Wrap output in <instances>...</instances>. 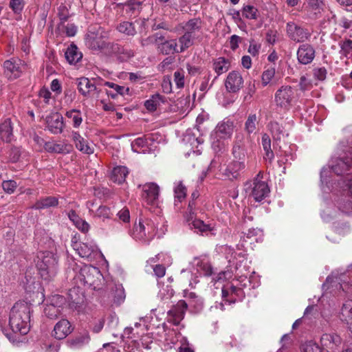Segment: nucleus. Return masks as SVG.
Segmentation results:
<instances>
[{
    "label": "nucleus",
    "mask_w": 352,
    "mask_h": 352,
    "mask_svg": "<svg viewBox=\"0 0 352 352\" xmlns=\"http://www.w3.org/2000/svg\"><path fill=\"white\" fill-rule=\"evenodd\" d=\"M335 160H332L329 165L331 169L338 175L344 177V190H347L352 196V143L341 141L336 148ZM349 208L352 209V200L349 201Z\"/></svg>",
    "instance_id": "f257e3e1"
},
{
    "label": "nucleus",
    "mask_w": 352,
    "mask_h": 352,
    "mask_svg": "<svg viewBox=\"0 0 352 352\" xmlns=\"http://www.w3.org/2000/svg\"><path fill=\"white\" fill-rule=\"evenodd\" d=\"M32 305L20 301L16 302L10 312L9 325L15 335H26L30 329V315Z\"/></svg>",
    "instance_id": "f03ea898"
},
{
    "label": "nucleus",
    "mask_w": 352,
    "mask_h": 352,
    "mask_svg": "<svg viewBox=\"0 0 352 352\" xmlns=\"http://www.w3.org/2000/svg\"><path fill=\"white\" fill-rule=\"evenodd\" d=\"M36 267L43 280H51L58 271V257L51 252H40L37 256Z\"/></svg>",
    "instance_id": "7ed1b4c3"
},
{
    "label": "nucleus",
    "mask_w": 352,
    "mask_h": 352,
    "mask_svg": "<svg viewBox=\"0 0 352 352\" xmlns=\"http://www.w3.org/2000/svg\"><path fill=\"white\" fill-rule=\"evenodd\" d=\"M75 279L78 284V288L84 286L89 289L98 290L100 289L102 275L98 268L91 265H85L80 268L79 272L76 275Z\"/></svg>",
    "instance_id": "20e7f679"
},
{
    "label": "nucleus",
    "mask_w": 352,
    "mask_h": 352,
    "mask_svg": "<svg viewBox=\"0 0 352 352\" xmlns=\"http://www.w3.org/2000/svg\"><path fill=\"white\" fill-rule=\"evenodd\" d=\"M155 226L151 219H140L135 223L131 236L137 241L148 243L155 235Z\"/></svg>",
    "instance_id": "39448f33"
},
{
    "label": "nucleus",
    "mask_w": 352,
    "mask_h": 352,
    "mask_svg": "<svg viewBox=\"0 0 352 352\" xmlns=\"http://www.w3.org/2000/svg\"><path fill=\"white\" fill-rule=\"evenodd\" d=\"M262 177L261 172H259L256 175V177L254 179L252 182H248L245 186H248L250 188V195L253 199L258 202H261L270 194V188L267 184L261 180L259 178Z\"/></svg>",
    "instance_id": "423d86ee"
},
{
    "label": "nucleus",
    "mask_w": 352,
    "mask_h": 352,
    "mask_svg": "<svg viewBox=\"0 0 352 352\" xmlns=\"http://www.w3.org/2000/svg\"><path fill=\"white\" fill-rule=\"evenodd\" d=\"M294 99L293 88L289 85H283L280 87L274 95L276 105L283 110L288 111L292 107Z\"/></svg>",
    "instance_id": "0eeeda50"
},
{
    "label": "nucleus",
    "mask_w": 352,
    "mask_h": 352,
    "mask_svg": "<svg viewBox=\"0 0 352 352\" xmlns=\"http://www.w3.org/2000/svg\"><path fill=\"white\" fill-rule=\"evenodd\" d=\"M245 168L246 164L244 162H238L236 160H232L222 170V176L226 179L230 181L240 180L245 170Z\"/></svg>",
    "instance_id": "6e6552de"
},
{
    "label": "nucleus",
    "mask_w": 352,
    "mask_h": 352,
    "mask_svg": "<svg viewBox=\"0 0 352 352\" xmlns=\"http://www.w3.org/2000/svg\"><path fill=\"white\" fill-rule=\"evenodd\" d=\"M65 298L60 295L52 296L50 302L44 309L45 315L51 320H56L63 314Z\"/></svg>",
    "instance_id": "1a4fd4ad"
},
{
    "label": "nucleus",
    "mask_w": 352,
    "mask_h": 352,
    "mask_svg": "<svg viewBox=\"0 0 352 352\" xmlns=\"http://www.w3.org/2000/svg\"><path fill=\"white\" fill-rule=\"evenodd\" d=\"M21 60L12 58L4 61L3 64V75L9 80H13L19 78L22 74Z\"/></svg>",
    "instance_id": "9d476101"
},
{
    "label": "nucleus",
    "mask_w": 352,
    "mask_h": 352,
    "mask_svg": "<svg viewBox=\"0 0 352 352\" xmlns=\"http://www.w3.org/2000/svg\"><path fill=\"white\" fill-rule=\"evenodd\" d=\"M333 283L339 284L340 287L344 291L352 287V278L347 276L345 273L338 274L333 272L330 276H327L322 286L328 289L333 286Z\"/></svg>",
    "instance_id": "9b49d317"
},
{
    "label": "nucleus",
    "mask_w": 352,
    "mask_h": 352,
    "mask_svg": "<svg viewBox=\"0 0 352 352\" xmlns=\"http://www.w3.org/2000/svg\"><path fill=\"white\" fill-rule=\"evenodd\" d=\"M188 309V303L184 300H179L176 305L168 311V322L174 325H179L184 318L186 311Z\"/></svg>",
    "instance_id": "f8f14e48"
},
{
    "label": "nucleus",
    "mask_w": 352,
    "mask_h": 352,
    "mask_svg": "<svg viewBox=\"0 0 352 352\" xmlns=\"http://www.w3.org/2000/svg\"><path fill=\"white\" fill-rule=\"evenodd\" d=\"M162 40L157 43V50L163 55L180 54L176 38L166 39L164 34L161 33Z\"/></svg>",
    "instance_id": "ddd939ff"
},
{
    "label": "nucleus",
    "mask_w": 352,
    "mask_h": 352,
    "mask_svg": "<svg viewBox=\"0 0 352 352\" xmlns=\"http://www.w3.org/2000/svg\"><path fill=\"white\" fill-rule=\"evenodd\" d=\"M91 341L89 332L87 329L78 331L74 336L66 340V345L72 349H78L87 345Z\"/></svg>",
    "instance_id": "4468645a"
},
{
    "label": "nucleus",
    "mask_w": 352,
    "mask_h": 352,
    "mask_svg": "<svg viewBox=\"0 0 352 352\" xmlns=\"http://www.w3.org/2000/svg\"><path fill=\"white\" fill-rule=\"evenodd\" d=\"M159 194L160 187L155 183H147L142 186V197L147 204H157Z\"/></svg>",
    "instance_id": "2eb2a0df"
},
{
    "label": "nucleus",
    "mask_w": 352,
    "mask_h": 352,
    "mask_svg": "<svg viewBox=\"0 0 352 352\" xmlns=\"http://www.w3.org/2000/svg\"><path fill=\"white\" fill-rule=\"evenodd\" d=\"M106 41L102 33L89 32L85 37V45L93 52H102Z\"/></svg>",
    "instance_id": "dca6fc26"
},
{
    "label": "nucleus",
    "mask_w": 352,
    "mask_h": 352,
    "mask_svg": "<svg viewBox=\"0 0 352 352\" xmlns=\"http://www.w3.org/2000/svg\"><path fill=\"white\" fill-rule=\"evenodd\" d=\"M243 85V79L239 72H230L225 81L226 90L230 93L238 92Z\"/></svg>",
    "instance_id": "f3484780"
},
{
    "label": "nucleus",
    "mask_w": 352,
    "mask_h": 352,
    "mask_svg": "<svg viewBox=\"0 0 352 352\" xmlns=\"http://www.w3.org/2000/svg\"><path fill=\"white\" fill-rule=\"evenodd\" d=\"M183 297L188 303V307L195 313L201 311L204 307V301L202 298L193 292L188 289L183 291Z\"/></svg>",
    "instance_id": "a211bd4d"
},
{
    "label": "nucleus",
    "mask_w": 352,
    "mask_h": 352,
    "mask_svg": "<svg viewBox=\"0 0 352 352\" xmlns=\"http://www.w3.org/2000/svg\"><path fill=\"white\" fill-rule=\"evenodd\" d=\"M180 26L185 33L197 39L199 37L198 34L201 32L203 23L200 18H192L181 23Z\"/></svg>",
    "instance_id": "6ab92c4d"
},
{
    "label": "nucleus",
    "mask_w": 352,
    "mask_h": 352,
    "mask_svg": "<svg viewBox=\"0 0 352 352\" xmlns=\"http://www.w3.org/2000/svg\"><path fill=\"white\" fill-rule=\"evenodd\" d=\"M72 331L70 322L67 319H61L54 325L52 336L57 340H63Z\"/></svg>",
    "instance_id": "aec40b11"
},
{
    "label": "nucleus",
    "mask_w": 352,
    "mask_h": 352,
    "mask_svg": "<svg viewBox=\"0 0 352 352\" xmlns=\"http://www.w3.org/2000/svg\"><path fill=\"white\" fill-rule=\"evenodd\" d=\"M47 127L54 134H58L63 131L64 123L63 118L58 113H54L46 118Z\"/></svg>",
    "instance_id": "412c9836"
},
{
    "label": "nucleus",
    "mask_w": 352,
    "mask_h": 352,
    "mask_svg": "<svg viewBox=\"0 0 352 352\" xmlns=\"http://www.w3.org/2000/svg\"><path fill=\"white\" fill-rule=\"evenodd\" d=\"M233 123L229 120L219 122L211 133L223 139H230L233 132Z\"/></svg>",
    "instance_id": "4be33fe9"
},
{
    "label": "nucleus",
    "mask_w": 352,
    "mask_h": 352,
    "mask_svg": "<svg viewBox=\"0 0 352 352\" xmlns=\"http://www.w3.org/2000/svg\"><path fill=\"white\" fill-rule=\"evenodd\" d=\"M73 249L82 258H92L93 254L96 251V247L87 243L72 242Z\"/></svg>",
    "instance_id": "5701e85b"
},
{
    "label": "nucleus",
    "mask_w": 352,
    "mask_h": 352,
    "mask_svg": "<svg viewBox=\"0 0 352 352\" xmlns=\"http://www.w3.org/2000/svg\"><path fill=\"white\" fill-rule=\"evenodd\" d=\"M267 129L271 133L274 141H279L284 137L289 135L284 126L277 121H270L267 124Z\"/></svg>",
    "instance_id": "b1692460"
},
{
    "label": "nucleus",
    "mask_w": 352,
    "mask_h": 352,
    "mask_svg": "<svg viewBox=\"0 0 352 352\" xmlns=\"http://www.w3.org/2000/svg\"><path fill=\"white\" fill-rule=\"evenodd\" d=\"M324 8V0H309V19H318L321 18Z\"/></svg>",
    "instance_id": "393cba45"
},
{
    "label": "nucleus",
    "mask_w": 352,
    "mask_h": 352,
    "mask_svg": "<svg viewBox=\"0 0 352 352\" xmlns=\"http://www.w3.org/2000/svg\"><path fill=\"white\" fill-rule=\"evenodd\" d=\"M174 205L177 210L180 209L179 204L182 203L186 197L187 189L182 182L175 183L174 188Z\"/></svg>",
    "instance_id": "a878e982"
},
{
    "label": "nucleus",
    "mask_w": 352,
    "mask_h": 352,
    "mask_svg": "<svg viewBox=\"0 0 352 352\" xmlns=\"http://www.w3.org/2000/svg\"><path fill=\"white\" fill-rule=\"evenodd\" d=\"M230 61L225 57H219L212 61V69L217 74V78L220 75L226 73L230 68Z\"/></svg>",
    "instance_id": "bb28decb"
},
{
    "label": "nucleus",
    "mask_w": 352,
    "mask_h": 352,
    "mask_svg": "<svg viewBox=\"0 0 352 352\" xmlns=\"http://www.w3.org/2000/svg\"><path fill=\"white\" fill-rule=\"evenodd\" d=\"M78 89L79 92L84 96L87 97L96 90V87L91 83L90 80L85 77L77 79Z\"/></svg>",
    "instance_id": "cd10ccee"
},
{
    "label": "nucleus",
    "mask_w": 352,
    "mask_h": 352,
    "mask_svg": "<svg viewBox=\"0 0 352 352\" xmlns=\"http://www.w3.org/2000/svg\"><path fill=\"white\" fill-rule=\"evenodd\" d=\"M14 138L13 128L10 119H6L0 124V138L3 142H10Z\"/></svg>",
    "instance_id": "c85d7f7f"
},
{
    "label": "nucleus",
    "mask_w": 352,
    "mask_h": 352,
    "mask_svg": "<svg viewBox=\"0 0 352 352\" xmlns=\"http://www.w3.org/2000/svg\"><path fill=\"white\" fill-rule=\"evenodd\" d=\"M287 32L290 38L296 42H304L308 38V33L300 27L288 25Z\"/></svg>",
    "instance_id": "c756f323"
},
{
    "label": "nucleus",
    "mask_w": 352,
    "mask_h": 352,
    "mask_svg": "<svg viewBox=\"0 0 352 352\" xmlns=\"http://www.w3.org/2000/svg\"><path fill=\"white\" fill-rule=\"evenodd\" d=\"M193 264L197 267V271L204 276H209L212 274V266L206 258L195 257Z\"/></svg>",
    "instance_id": "7c9ffc66"
},
{
    "label": "nucleus",
    "mask_w": 352,
    "mask_h": 352,
    "mask_svg": "<svg viewBox=\"0 0 352 352\" xmlns=\"http://www.w3.org/2000/svg\"><path fill=\"white\" fill-rule=\"evenodd\" d=\"M339 317L347 325L352 324V300H347L343 303Z\"/></svg>",
    "instance_id": "2f4dec72"
},
{
    "label": "nucleus",
    "mask_w": 352,
    "mask_h": 352,
    "mask_svg": "<svg viewBox=\"0 0 352 352\" xmlns=\"http://www.w3.org/2000/svg\"><path fill=\"white\" fill-rule=\"evenodd\" d=\"M242 234L243 235L241 236V239L242 241L250 245L253 244L254 242H258L259 241L262 240L261 231L258 229H249L248 232H243Z\"/></svg>",
    "instance_id": "473e14b6"
},
{
    "label": "nucleus",
    "mask_w": 352,
    "mask_h": 352,
    "mask_svg": "<svg viewBox=\"0 0 352 352\" xmlns=\"http://www.w3.org/2000/svg\"><path fill=\"white\" fill-rule=\"evenodd\" d=\"M72 139L75 143L76 147L79 151L91 154L94 152L92 148H91L86 140H85L78 132L72 133Z\"/></svg>",
    "instance_id": "72a5a7b5"
},
{
    "label": "nucleus",
    "mask_w": 352,
    "mask_h": 352,
    "mask_svg": "<svg viewBox=\"0 0 352 352\" xmlns=\"http://www.w3.org/2000/svg\"><path fill=\"white\" fill-rule=\"evenodd\" d=\"M232 154L234 157L233 160H236L238 162H244L245 163L246 150L242 140H236L234 142Z\"/></svg>",
    "instance_id": "f704fd0d"
},
{
    "label": "nucleus",
    "mask_w": 352,
    "mask_h": 352,
    "mask_svg": "<svg viewBox=\"0 0 352 352\" xmlns=\"http://www.w3.org/2000/svg\"><path fill=\"white\" fill-rule=\"evenodd\" d=\"M65 56L70 64H76L81 60L82 54L76 45L72 44L67 47Z\"/></svg>",
    "instance_id": "c9c22d12"
},
{
    "label": "nucleus",
    "mask_w": 352,
    "mask_h": 352,
    "mask_svg": "<svg viewBox=\"0 0 352 352\" xmlns=\"http://www.w3.org/2000/svg\"><path fill=\"white\" fill-rule=\"evenodd\" d=\"M320 342L323 346L333 349L334 346L340 344L341 339L337 334L325 333L322 336Z\"/></svg>",
    "instance_id": "e433bc0d"
},
{
    "label": "nucleus",
    "mask_w": 352,
    "mask_h": 352,
    "mask_svg": "<svg viewBox=\"0 0 352 352\" xmlns=\"http://www.w3.org/2000/svg\"><path fill=\"white\" fill-rule=\"evenodd\" d=\"M128 173L129 170L126 166H116L112 170L111 179L115 183L121 184L125 181Z\"/></svg>",
    "instance_id": "4c0bfd02"
},
{
    "label": "nucleus",
    "mask_w": 352,
    "mask_h": 352,
    "mask_svg": "<svg viewBox=\"0 0 352 352\" xmlns=\"http://www.w3.org/2000/svg\"><path fill=\"white\" fill-rule=\"evenodd\" d=\"M189 226L191 230H194L195 232L199 233L201 235L207 234L208 232L212 230V228L208 223L204 222V221L195 219L191 223H189Z\"/></svg>",
    "instance_id": "58836bf2"
},
{
    "label": "nucleus",
    "mask_w": 352,
    "mask_h": 352,
    "mask_svg": "<svg viewBox=\"0 0 352 352\" xmlns=\"http://www.w3.org/2000/svg\"><path fill=\"white\" fill-rule=\"evenodd\" d=\"M58 204V199L55 197H46L36 201L32 208L35 210H41L56 206Z\"/></svg>",
    "instance_id": "ea45409f"
},
{
    "label": "nucleus",
    "mask_w": 352,
    "mask_h": 352,
    "mask_svg": "<svg viewBox=\"0 0 352 352\" xmlns=\"http://www.w3.org/2000/svg\"><path fill=\"white\" fill-rule=\"evenodd\" d=\"M113 217V212L111 208L107 206L102 205L98 208L94 214V217L105 222L107 220L111 219Z\"/></svg>",
    "instance_id": "a19ab883"
},
{
    "label": "nucleus",
    "mask_w": 352,
    "mask_h": 352,
    "mask_svg": "<svg viewBox=\"0 0 352 352\" xmlns=\"http://www.w3.org/2000/svg\"><path fill=\"white\" fill-rule=\"evenodd\" d=\"M195 40V38L190 36V34L184 32V34L177 40L180 53L185 52L187 49L193 45Z\"/></svg>",
    "instance_id": "79ce46f5"
},
{
    "label": "nucleus",
    "mask_w": 352,
    "mask_h": 352,
    "mask_svg": "<svg viewBox=\"0 0 352 352\" xmlns=\"http://www.w3.org/2000/svg\"><path fill=\"white\" fill-rule=\"evenodd\" d=\"M165 101L164 97L159 94L153 95L150 99L147 100L144 102L146 109L149 111H155L157 107Z\"/></svg>",
    "instance_id": "37998d69"
},
{
    "label": "nucleus",
    "mask_w": 352,
    "mask_h": 352,
    "mask_svg": "<svg viewBox=\"0 0 352 352\" xmlns=\"http://www.w3.org/2000/svg\"><path fill=\"white\" fill-rule=\"evenodd\" d=\"M261 143L263 148L265 151L264 158L268 160L270 162L274 157V152L271 148V139L267 133H264L262 135Z\"/></svg>",
    "instance_id": "c03bdc74"
},
{
    "label": "nucleus",
    "mask_w": 352,
    "mask_h": 352,
    "mask_svg": "<svg viewBox=\"0 0 352 352\" xmlns=\"http://www.w3.org/2000/svg\"><path fill=\"white\" fill-rule=\"evenodd\" d=\"M227 139L216 137L211 134L212 148L216 153H223L227 148Z\"/></svg>",
    "instance_id": "a18cd8bd"
},
{
    "label": "nucleus",
    "mask_w": 352,
    "mask_h": 352,
    "mask_svg": "<svg viewBox=\"0 0 352 352\" xmlns=\"http://www.w3.org/2000/svg\"><path fill=\"white\" fill-rule=\"evenodd\" d=\"M117 30L126 36H133L136 34V30L134 24L129 21H123L118 25Z\"/></svg>",
    "instance_id": "49530a36"
},
{
    "label": "nucleus",
    "mask_w": 352,
    "mask_h": 352,
    "mask_svg": "<svg viewBox=\"0 0 352 352\" xmlns=\"http://www.w3.org/2000/svg\"><path fill=\"white\" fill-rule=\"evenodd\" d=\"M118 48L119 49L118 51H116L114 56L117 57L119 61L125 62L134 56L133 50L129 48H125L120 44L118 45Z\"/></svg>",
    "instance_id": "de8ad7c7"
},
{
    "label": "nucleus",
    "mask_w": 352,
    "mask_h": 352,
    "mask_svg": "<svg viewBox=\"0 0 352 352\" xmlns=\"http://www.w3.org/2000/svg\"><path fill=\"white\" fill-rule=\"evenodd\" d=\"M162 40L161 33L156 32L146 38H141L140 39V45L142 47H146L152 45H155L157 47V43Z\"/></svg>",
    "instance_id": "09e8293b"
},
{
    "label": "nucleus",
    "mask_w": 352,
    "mask_h": 352,
    "mask_svg": "<svg viewBox=\"0 0 352 352\" xmlns=\"http://www.w3.org/2000/svg\"><path fill=\"white\" fill-rule=\"evenodd\" d=\"M65 116L72 120L73 126L75 128L79 127L82 122L81 112L80 110L74 109L67 111L65 113Z\"/></svg>",
    "instance_id": "8fccbe9b"
},
{
    "label": "nucleus",
    "mask_w": 352,
    "mask_h": 352,
    "mask_svg": "<svg viewBox=\"0 0 352 352\" xmlns=\"http://www.w3.org/2000/svg\"><path fill=\"white\" fill-rule=\"evenodd\" d=\"M175 292L170 285H163L158 292V298L164 302H168L174 296Z\"/></svg>",
    "instance_id": "3c124183"
},
{
    "label": "nucleus",
    "mask_w": 352,
    "mask_h": 352,
    "mask_svg": "<svg viewBox=\"0 0 352 352\" xmlns=\"http://www.w3.org/2000/svg\"><path fill=\"white\" fill-rule=\"evenodd\" d=\"M229 289L231 297L230 299L228 300V301L230 303H234L237 300H241L244 297L242 289L232 285L229 286Z\"/></svg>",
    "instance_id": "603ef678"
},
{
    "label": "nucleus",
    "mask_w": 352,
    "mask_h": 352,
    "mask_svg": "<svg viewBox=\"0 0 352 352\" xmlns=\"http://www.w3.org/2000/svg\"><path fill=\"white\" fill-rule=\"evenodd\" d=\"M297 58L300 64H308V45L307 44H302L298 47Z\"/></svg>",
    "instance_id": "864d4df0"
},
{
    "label": "nucleus",
    "mask_w": 352,
    "mask_h": 352,
    "mask_svg": "<svg viewBox=\"0 0 352 352\" xmlns=\"http://www.w3.org/2000/svg\"><path fill=\"white\" fill-rule=\"evenodd\" d=\"M258 124L256 114H250L245 123V130L248 134L255 132Z\"/></svg>",
    "instance_id": "5fc2aeb1"
},
{
    "label": "nucleus",
    "mask_w": 352,
    "mask_h": 352,
    "mask_svg": "<svg viewBox=\"0 0 352 352\" xmlns=\"http://www.w3.org/2000/svg\"><path fill=\"white\" fill-rule=\"evenodd\" d=\"M340 53L342 56L349 58L352 56V41L346 39L344 41L340 43Z\"/></svg>",
    "instance_id": "6e6d98bb"
},
{
    "label": "nucleus",
    "mask_w": 352,
    "mask_h": 352,
    "mask_svg": "<svg viewBox=\"0 0 352 352\" xmlns=\"http://www.w3.org/2000/svg\"><path fill=\"white\" fill-rule=\"evenodd\" d=\"M147 144L146 139L143 137L138 138L131 142V148L133 151L136 153H145V149L140 150L144 148Z\"/></svg>",
    "instance_id": "4d7b16f0"
},
{
    "label": "nucleus",
    "mask_w": 352,
    "mask_h": 352,
    "mask_svg": "<svg viewBox=\"0 0 352 352\" xmlns=\"http://www.w3.org/2000/svg\"><path fill=\"white\" fill-rule=\"evenodd\" d=\"M45 151L50 153H62L64 152V146L54 142H47L44 144Z\"/></svg>",
    "instance_id": "13d9d810"
},
{
    "label": "nucleus",
    "mask_w": 352,
    "mask_h": 352,
    "mask_svg": "<svg viewBox=\"0 0 352 352\" xmlns=\"http://www.w3.org/2000/svg\"><path fill=\"white\" fill-rule=\"evenodd\" d=\"M258 10L253 6H245L242 10V14L244 17L248 19H257Z\"/></svg>",
    "instance_id": "bf43d9fd"
},
{
    "label": "nucleus",
    "mask_w": 352,
    "mask_h": 352,
    "mask_svg": "<svg viewBox=\"0 0 352 352\" xmlns=\"http://www.w3.org/2000/svg\"><path fill=\"white\" fill-rule=\"evenodd\" d=\"M58 16L60 21V24L65 23L69 18V12L67 6L64 4H60L58 8Z\"/></svg>",
    "instance_id": "052dcab7"
},
{
    "label": "nucleus",
    "mask_w": 352,
    "mask_h": 352,
    "mask_svg": "<svg viewBox=\"0 0 352 352\" xmlns=\"http://www.w3.org/2000/svg\"><path fill=\"white\" fill-rule=\"evenodd\" d=\"M25 2L24 0H10L9 6L14 14H19L22 12Z\"/></svg>",
    "instance_id": "680f3d73"
},
{
    "label": "nucleus",
    "mask_w": 352,
    "mask_h": 352,
    "mask_svg": "<svg viewBox=\"0 0 352 352\" xmlns=\"http://www.w3.org/2000/svg\"><path fill=\"white\" fill-rule=\"evenodd\" d=\"M118 45L119 44L116 43L106 41L101 52L109 56H114L116 51L119 49Z\"/></svg>",
    "instance_id": "e2e57ef3"
},
{
    "label": "nucleus",
    "mask_w": 352,
    "mask_h": 352,
    "mask_svg": "<svg viewBox=\"0 0 352 352\" xmlns=\"http://www.w3.org/2000/svg\"><path fill=\"white\" fill-rule=\"evenodd\" d=\"M114 291V302L116 304L120 305L125 299V292L123 287L120 285H116Z\"/></svg>",
    "instance_id": "0e129e2a"
},
{
    "label": "nucleus",
    "mask_w": 352,
    "mask_h": 352,
    "mask_svg": "<svg viewBox=\"0 0 352 352\" xmlns=\"http://www.w3.org/2000/svg\"><path fill=\"white\" fill-rule=\"evenodd\" d=\"M17 184L14 180H6L2 182V188L8 194H12L17 188Z\"/></svg>",
    "instance_id": "69168bd1"
},
{
    "label": "nucleus",
    "mask_w": 352,
    "mask_h": 352,
    "mask_svg": "<svg viewBox=\"0 0 352 352\" xmlns=\"http://www.w3.org/2000/svg\"><path fill=\"white\" fill-rule=\"evenodd\" d=\"M327 69L324 67H316L313 69V76L316 80H324L327 77Z\"/></svg>",
    "instance_id": "338daca9"
},
{
    "label": "nucleus",
    "mask_w": 352,
    "mask_h": 352,
    "mask_svg": "<svg viewBox=\"0 0 352 352\" xmlns=\"http://www.w3.org/2000/svg\"><path fill=\"white\" fill-rule=\"evenodd\" d=\"M275 75V69L270 67L265 70L262 74V83L267 85Z\"/></svg>",
    "instance_id": "774afa93"
}]
</instances>
